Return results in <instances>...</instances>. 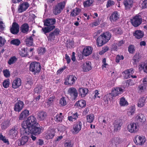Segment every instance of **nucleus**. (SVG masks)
<instances>
[{
  "label": "nucleus",
  "instance_id": "16",
  "mask_svg": "<svg viewBox=\"0 0 147 147\" xmlns=\"http://www.w3.org/2000/svg\"><path fill=\"white\" fill-rule=\"evenodd\" d=\"M18 125H16L13 126L9 131V135L12 138H14L16 137L18 133Z\"/></svg>",
  "mask_w": 147,
  "mask_h": 147
},
{
  "label": "nucleus",
  "instance_id": "56",
  "mask_svg": "<svg viewBox=\"0 0 147 147\" xmlns=\"http://www.w3.org/2000/svg\"><path fill=\"white\" fill-rule=\"evenodd\" d=\"M54 98L55 97L54 96H52L49 98L47 102V104L48 105L50 106L51 105L53 104Z\"/></svg>",
  "mask_w": 147,
  "mask_h": 147
},
{
  "label": "nucleus",
  "instance_id": "24",
  "mask_svg": "<svg viewBox=\"0 0 147 147\" xmlns=\"http://www.w3.org/2000/svg\"><path fill=\"white\" fill-rule=\"evenodd\" d=\"M47 114L44 111H39L37 113V118L40 121H43L46 118Z\"/></svg>",
  "mask_w": 147,
  "mask_h": 147
},
{
  "label": "nucleus",
  "instance_id": "15",
  "mask_svg": "<svg viewBox=\"0 0 147 147\" xmlns=\"http://www.w3.org/2000/svg\"><path fill=\"white\" fill-rule=\"evenodd\" d=\"M30 4L27 2H24L21 3L18 6V12L21 13L24 12L29 7Z\"/></svg>",
  "mask_w": 147,
  "mask_h": 147
},
{
  "label": "nucleus",
  "instance_id": "37",
  "mask_svg": "<svg viewBox=\"0 0 147 147\" xmlns=\"http://www.w3.org/2000/svg\"><path fill=\"white\" fill-rule=\"evenodd\" d=\"M146 99L144 97H142L139 99L138 103V106L141 107H143L145 105Z\"/></svg>",
  "mask_w": 147,
  "mask_h": 147
},
{
  "label": "nucleus",
  "instance_id": "29",
  "mask_svg": "<svg viewBox=\"0 0 147 147\" xmlns=\"http://www.w3.org/2000/svg\"><path fill=\"white\" fill-rule=\"evenodd\" d=\"M79 94L82 97H84L88 92V89L85 88H81L78 90Z\"/></svg>",
  "mask_w": 147,
  "mask_h": 147
},
{
  "label": "nucleus",
  "instance_id": "53",
  "mask_svg": "<svg viewBox=\"0 0 147 147\" xmlns=\"http://www.w3.org/2000/svg\"><path fill=\"white\" fill-rule=\"evenodd\" d=\"M128 51L129 53L133 54L135 51L134 46L133 45H130L128 48Z\"/></svg>",
  "mask_w": 147,
  "mask_h": 147
},
{
  "label": "nucleus",
  "instance_id": "51",
  "mask_svg": "<svg viewBox=\"0 0 147 147\" xmlns=\"http://www.w3.org/2000/svg\"><path fill=\"white\" fill-rule=\"evenodd\" d=\"M109 50L108 47L106 46L103 47L102 50L99 52V54L100 55H102L104 54L105 52L108 51Z\"/></svg>",
  "mask_w": 147,
  "mask_h": 147
},
{
  "label": "nucleus",
  "instance_id": "18",
  "mask_svg": "<svg viewBox=\"0 0 147 147\" xmlns=\"http://www.w3.org/2000/svg\"><path fill=\"white\" fill-rule=\"evenodd\" d=\"M34 83V80L31 77L27 78L25 82L24 88L28 90L30 89Z\"/></svg>",
  "mask_w": 147,
  "mask_h": 147
},
{
  "label": "nucleus",
  "instance_id": "11",
  "mask_svg": "<svg viewBox=\"0 0 147 147\" xmlns=\"http://www.w3.org/2000/svg\"><path fill=\"white\" fill-rule=\"evenodd\" d=\"M24 105L23 101L20 100H18L17 102L15 104L14 106V110L18 112H20L24 107Z\"/></svg>",
  "mask_w": 147,
  "mask_h": 147
},
{
  "label": "nucleus",
  "instance_id": "58",
  "mask_svg": "<svg viewBox=\"0 0 147 147\" xmlns=\"http://www.w3.org/2000/svg\"><path fill=\"white\" fill-rule=\"evenodd\" d=\"M6 41V40L4 38L0 36V47L3 46L4 45Z\"/></svg>",
  "mask_w": 147,
  "mask_h": 147
},
{
  "label": "nucleus",
  "instance_id": "25",
  "mask_svg": "<svg viewBox=\"0 0 147 147\" xmlns=\"http://www.w3.org/2000/svg\"><path fill=\"white\" fill-rule=\"evenodd\" d=\"M133 1L132 0H125L123 2L125 9H127L131 8L133 5Z\"/></svg>",
  "mask_w": 147,
  "mask_h": 147
},
{
  "label": "nucleus",
  "instance_id": "10",
  "mask_svg": "<svg viewBox=\"0 0 147 147\" xmlns=\"http://www.w3.org/2000/svg\"><path fill=\"white\" fill-rule=\"evenodd\" d=\"M123 124V122L121 119H119L115 120L113 124L114 132H117L119 131Z\"/></svg>",
  "mask_w": 147,
  "mask_h": 147
},
{
  "label": "nucleus",
  "instance_id": "12",
  "mask_svg": "<svg viewBox=\"0 0 147 147\" xmlns=\"http://www.w3.org/2000/svg\"><path fill=\"white\" fill-rule=\"evenodd\" d=\"M67 94L70 96L71 98L75 100L77 98L78 92L76 88L74 87L69 88L67 91Z\"/></svg>",
  "mask_w": 147,
  "mask_h": 147
},
{
  "label": "nucleus",
  "instance_id": "28",
  "mask_svg": "<svg viewBox=\"0 0 147 147\" xmlns=\"http://www.w3.org/2000/svg\"><path fill=\"white\" fill-rule=\"evenodd\" d=\"M133 35L136 38L139 39L143 37L144 34L142 31L140 30H136L133 33Z\"/></svg>",
  "mask_w": 147,
  "mask_h": 147
},
{
  "label": "nucleus",
  "instance_id": "4",
  "mask_svg": "<svg viewBox=\"0 0 147 147\" xmlns=\"http://www.w3.org/2000/svg\"><path fill=\"white\" fill-rule=\"evenodd\" d=\"M21 134H23L24 136L18 141V145L19 146L27 144L29 139V137L27 136L30 133L28 134V133L27 132L26 133V131L24 129L22 132L21 130Z\"/></svg>",
  "mask_w": 147,
  "mask_h": 147
},
{
  "label": "nucleus",
  "instance_id": "47",
  "mask_svg": "<svg viewBox=\"0 0 147 147\" xmlns=\"http://www.w3.org/2000/svg\"><path fill=\"white\" fill-rule=\"evenodd\" d=\"M11 45H14L16 46H18L21 43L20 40L18 39H16L12 40L10 42Z\"/></svg>",
  "mask_w": 147,
  "mask_h": 147
},
{
  "label": "nucleus",
  "instance_id": "62",
  "mask_svg": "<svg viewBox=\"0 0 147 147\" xmlns=\"http://www.w3.org/2000/svg\"><path fill=\"white\" fill-rule=\"evenodd\" d=\"M45 48L41 47L38 49V54L41 55L43 54L45 52Z\"/></svg>",
  "mask_w": 147,
  "mask_h": 147
},
{
  "label": "nucleus",
  "instance_id": "23",
  "mask_svg": "<svg viewBox=\"0 0 147 147\" xmlns=\"http://www.w3.org/2000/svg\"><path fill=\"white\" fill-rule=\"evenodd\" d=\"M21 85V80L19 78H16L12 84V88L16 89L20 87Z\"/></svg>",
  "mask_w": 147,
  "mask_h": 147
},
{
  "label": "nucleus",
  "instance_id": "50",
  "mask_svg": "<svg viewBox=\"0 0 147 147\" xmlns=\"http://www.w3.org/2000/svg\"><path fill=\"white\" fill-rule=\"evenodd\" d=\"M17 59L15 56L11 57L9 60L8 63L9 65L14 63L16 61Z\"/></svg>",
  "mask_w": 147,
  "mask_h": 147
},
{
  "label": "nucleus",
  "instance_id": "35",
  "mask_svg": "<svg viewBox=\"0 0 147 147\" xmlns=\"http://www.w3.org/2000/svg\"><path fill=\"white\" fill-rule=\"evenodd\" d=\"M136 118L138 121L140 122H144L146 121V117L144 114L142 113H139L137 115Z\"/></svg>",
  "mask_w": 147,
  "mask_h": 147
},
{
  "label": "nucleus",
  "instance_id": "39",
  "mask_svg": "<svg viewBox=\"0 0 147 147\" xmlns=\"http://www.w3.org/2000/svg\"><path fill=\"white\" fill-rule=\"evenodd\" d=\"M94 1V0H87L83 2V5L84 7L92 6Z\"/></svg>",
  "mask_w": 147,
  "mask_h": 147
},
{
  "label": "nucleus",
  "instance_id": "44",
  "mask_svg": "<svg viewBox=\"0 0 147 147\" xmlns=\"http://www.w3.org/2000/svg\"><path fill=\"white\" fill-rule=\"evenodd\" d=\"M43 86L41 85H37L34 89V92L35 93H40L42 89Z\"/></svg>",
  "mask_w": 147,
  "mask_h": 147
},
{
  "label": "nucleus",
  "instance_id": "36",
  "mask_svg": "<svg viewBox=\"0 0 147 147\" xmlns=\"http://www.w3.org/2000/svg\"><path fill=\"white\" fill-rule=\"evenodd\" d=\"M19 54L22 57H25L28 55L27 48H22L19 51Z\"/></svg>",
  "mask_w": 147,
  "mask_h": 147
},
{
  "label": "nucleus",
  "instance_id": "22",
  "mask_svg": "<svg viewBox=\"0 0 147 147\" xmlns=\"http://www.w3.org/2000/svg\"><path fill=\"white\" fill-rule=\"evenodd\" d=\"M55 133V131L54 129L49 128L45 137L47 140L52 139L54 136Z\"/></svg>",
  "mask_w": 147,
  "mask_h": 147
},
{
  "label": "nucleus",
  "instance_id": "54",
  "mask_svg": "<svg viewBox=\"0 0 147 147\" xmlns=\"http://www.w3.org/2000/svg\"><path fill=\"white\" fill-rule=\"evenodd\" d=\"M66 128L63 125H60L58 127V130L61 132H64L66 130Z\"/></svg>",
  "mask_w": 147,
  "mask_h": 147
},
{
  "label": "nucleus",
  "instance_id": "1",
  "mask_svg": "<svg viewBox=\"0 0 147 147\" xmlns=\"http://www.w3.org/2000/svg\"><path fill=\"white\" fill-rule=\"evenodd\" d=\"M22 128L27 132L28 134L30 133L35 135H37L42 132V129L37 122V119L34 116H29L26 121H24L21 124Z\"/></svg>",
  "mask_w": 147,
  "mask_h": 147
},
{
  "label": "nucleus",
  "instance_id": "57",
  "mask_svg": "<svg viewBox=\"0 0 147 147\" xmlns=\"http://www.w3.org/2000/svg\"><path fill=\"white\" fill-rule=\"evenodd\" d=\"M123 73H124L125 74L124 78L125 79H127L130 78L131 75L130 74L129 70V69H127L124 71L123 72Z\"/></svg>",
  "mask_w": 147,
  "mask_h": 147
},
{
  "label": "nucleus",
  "instance_id": "42",
  "mask_svg": "<svg viewBox=\"0 0 147 147\" xmlns=\"http://www.w3.org/2000/svg\"><path fill=\"white\" fill-rule=\"evenodd\" d=\"M87 122L91 123H92L94 119V115L93 114H90L86 116Z\"/></svg>",
  "mask_w": 147,
  "mask_h": 147
},
{
  "label": "nucleus",
  "instance_id": "32",
  "mask_svg": "<svg viewBox=\"0 0 147 147\" xmlns=\"http://www.w3.org/2000/svg\"><path fill=\"white\" fill-rule=\"evenodd\" d=\"M81 10L80 9L77 7L73 9L71 12L70 16L75 17L78 15L81 12Z\"/></svg>",
  "mask_w": 147,
  "mask_h": 147
},
{
  "label": "nucleus",
  "instance_id": "31",
  "mask_svg": "<svg viewBox=\"0 0 147 147\" xmlns=\"http://www.w3.org/2000/svg\"><path fill=\"white\" fill-rule=\"evenodd\" d=\"M29 26L27 23H24L20 27L21 32L24 33H27L29 30Z\"/></svg>",
  "mask_w": 147,
  "mask_h": 147
},
{
  "label": "nucleus",
  "instance_id": "3",
  "mask_svg": "<svg viewBox=\"0 0 147 147\" xmlns=\"http://www.w3.org/2000/svg\"><path fill=\"white\" fill-rule=\"evenodd\" d=\"M111 37V34L109 32H104L99 36L96 40V43L98 47H101L105 44L110 39Z\"/></svg>",
  "mask_w": 147,
  "mask_h": 147
},
{
  "label": "nucleus",
  "instance_id": "63",
  "mask_svg": "<svg viewBox=\"0 0 147 147\" xmlns=\"http://www.w3.org/2000/svg\"><path fill=\"white\" fill-rule=\"evenodd\" d=\"M66 68V66H64L63 67L60 68L57 71V74H61Z\"/></svg>",
  "mask_w": 147,
  "mask_h": 147
},
{
  "label": "nucleus",
  "instance_id": "19",
  "mask_svg": "<svg viewBox=\"0 0 147 147\" xmlns=\"http://www.w3.org/2000/svg\"><path fill=\"white\" fill-rule=\"evenodd\" d=\"M30 112L29 110L25 109L20 113L18 117L20 120H23L26 119L29 115Z\"/></svg>",
  "mask_w": 147,
  "mask_h": 147
},
{
  "label": "nucleus",
  "instance_id": "33",
  "mask_svg": "<svg viewBox=\"0 0 147 147\" xmlns=\"http://www.w3.org/2000/svg\"><path fill=\"white\" fill-rule=\"evenodd\" d=\"M79 115H78L77 112L72 114L71 116H68V119L70 121L73 122L76 120L78 117Z\"/></svg>",
  "mask_w": 147,
  "mask_h": 147
},
{
  "label": "nucleus",
  "instance_id": "60",
  "mask_svg": "<svg viewBox=\"0 0 147 147\" xmlns=\"http://www.w3.org/2000/svg\"><path fill=\"white\" fill-rule=\"evenodd\" d=\"M124 59V57L123 55H118L116 57L115 59V62L117 63H119L120 61V60H123Z\"/></svg>",
  "mask_w": 147,
  "mask_h": 147
},
{
  "label": "nucleus",
  "instance_id": "7",
  "mask_svg": "<svg viewBox=\"0 0 147 147\" xmlns=\"http://www.w3.org/2000/svg\"><path fill=\"white\" fill-rule=\"evenodd\" d=\"M132 25L135 27H137L142 23V19L141 16L137 15L131 19Z\"/></svg>",
  "mask_w": 147,
  "mask_h": 147
},
{
  "label": "nucleus",
  "instance_id": "43",
  "mask_svg": "<svg viewBox=\"0 0 147 147\" xmlns=\"http://www.w3.org/2000/svg\"><path fill=\"white\" fill-rule=\"evenodd\" d=\"M119 104L121 106H124L125 105H128V103L127 101L125 100V98L123 97L120 99Z\"/></svg>",
  "mask_w": 147,
  "mask_h": 147
},
{
  "label": "nucleus",
  "instance_id": "46",
  "mask_svg": "<svg viewBox=\"0 0 147 147\" xmlns=\"http://www.w3.org/2000/svg\"><path fill=\"white\" fill-rule=\"evenodd\" d=\"M0 140L2 141L3 143H6L8 145L9 144L8 140L6 138L5 136H4L2 135V133H0Z\"/></svg>",
  "mask_w": 147,
  "mask_h": 147
},
{
  "label": "nucleus",
  "instance_id": "5",
  "mask_svg": "<svg viewBox=\"0 0 147 147\" xmlns=\"http://www.w3.org/2000/svg\"><path fill=\"white\" fill-rule=\"evenodd\" d=\"M30 70L35 74L39 73L41 70V66L39 62H32L30 65Z\"/></svg>",
  "mask_w": 147,
  "mask_h": 147
},
{
  "label": "nucleus",
  "instance_id": "38",
  "mask_svg": "<svg viewBox=\"0 0 147 147\" xmlns=\"http://www.w3.org/2000/svg\"><path fill=\"white\" fill-rule=\"evenodd\" d=\"M91 63L89 61L87 62L86 63V65L84 66L83 70L84 71H88L92 69V67L91 66Z\"/></svg>",
  "mask_w": 147,
  "mask_h": 147
},
{
  "label": "nucleus",
  "instance_id": "17",
  "mask_svg": "<svg viewBox=\"0 0 147 147\" xmlns=\"http://www.w3.org/2000/svg\"><path fill=\"white\" fill-rule=\"evenodd\" d=\"M128 131L131 133H135L138 131L137 125L136 123H131L127 126Z\"/></svg>",
  "mask_w": 147,
  "mask_h": 147
},
{
  "label": "nucleus",
  "instance_id": "40",
  "mask_svg": "<svg viewBox=\"0 0 147 147\" xmlns=\"http://www.w3.org/2000/svg\"><path fill=\"white\" fill-rule=\"evenodd\" d=\"M25 42L27 46H32L33 45V38L32 36L27 37L25 39Z\"/></svg>",
  "mask_w": 147,
  "mask_h": 147
},
{
  "label": "nucleus",
  "instance_id": "59",
  "mask_svg": "<svg viewBox=\"0 0 147 147\" xmlns=\"http://www.w3.org/2000/svg\"><path fill=\"white\" fill-rule=\"evenodd\" d=\"M115 3L113 1L111 0H108L107 1V4L106 5V7L107 8L113 6L114 5Z\"/></svg>",
  "mask_w": 147,
  "mask_h": 147
},
{
  "label": "nucleus",
  "instance_id": "8",
  "mask_svg": "<svg viewBox=\"0 0 147 147\" xmlns=\"http://www.w3.org/2000/svg\"><path fill=\"white\" fill-rule=\"evenodd\" d=\"M60 30L58 28H55L54 30L50 33L48 35L47 34V37L48 41H53L55 38V36H57L59 34Z\"/></svg>",
  "mask_w": 147,
  "mask_h": 147
},
{
  "label": "nucleus",
  "instance_id": "20",
  "mask_svg": "<svg viewBox=\"0 0 147 147\" xmlns=\"http://www.w3.org/2000/svg\"><path fill=\"white\" fill-rule=\"evenodd\" d=\"M111 91L114 96H116L122 94L123 92V90L121 88L115 87L112 89Z\"/></svg>",
  "mask_w": 147,
  "mask_h": 147
},
{
  "label": "nucleus",
  "instance_id": "6",
  "mask_svg": "<svg viewBox=\"0 0 147 147\" xmlns=\"http://www.w3.org/2000/svg\"><path fill=\"white\" fill-rule=\"evenodd\" d=\"M65 3L61 2L57 3L53 7V11L55 15H57L60 14L65 7Z\"/></svg>",
  "mask_w": 147,
  "mask_h": 147
},
{
  "label": "nucleus",
  "instance_id": "34",
  "mask_svg": "<svg viewBox=\"0 0 147 147\" xmlns=\"http://www.w3.org/2000/svg\"><path fill=\"white\" fill-rule=\"evenodd\" d=\"M63 118L62 113H60L56 115L54 117V120L57 123H61L62 121Z\"/></svg>",
  "mask_w": 147,
  "mask_h": 147
},
{
  "label": "nucleus",
  "instance_id": "61",
  "mask_svg": "<svg viewBox=\"0 0 147 147\" xmlns=\"http://www.w3.org/2000/svg\"><path fill=\"white\" fill-rule=\"evenodd\" d=\"M3 72L4 76L6 78L9 77L10 76V72L7 69L3 70Z\"/></svg>",
  "mask_w": 147,
  "mask_h": 147
},
{
  "label": "nucleus",
  "instance_id": "27",
  "mask_svg": "<svg viewBox=\"0 0 147 147\" xmlns=\"http://www.w3.org/2000/svg\"><path fill=\"white\" fill-rule=\"evenodd\" d=\"M116 35H121L123 33V30L119 27L113 28L111 30Z\"/></svg>",
  "mask_w": 147,
  "mask_h": 147
},
{
  "label": "nucleus",
  "instance_id": "9",
  "mask_svg": "<svg viewBox=\"0 0 147 147\" xmlns=\"http://www.w3.org/2000/svg\"><path fill=\"white\" fill-rule=\"evenodd\" d=\"M77 80V78L75 76L70 75L65 79L64 84L65 85H72L75 83Z\"/></svg>",
  "mask_w": 147,
  "mask_h": 147
},
{
  "label": "nucleus",
  "instance_id": "26",
  "mask_svg": "<svg viewBox=\"0 0 147 147\" xmlns=\"http://www.w3.org/2000/svg\"><path fill=\"white\" fill-rule=\"evenodd\" d=\"M119 15L117 11L114 12L110 17V20L112 22H114L119 18Z\"/></svg>",
  "mask_w": 147,
  "mask_h": 147
},
{
  "label": "nucleus",
  "instance_id": "30",
  "mask_svg": "<svg viewBox=\"0 0 147 147\" xmlns=\"http://www.w3.org/2000/svg\"><path fill=\"white\" fill-rule=\"evenodd\" d=\"M92 49L90 47H87L85 48L83 51V55L86 56H87L91 54L92 52Z\"/></svg>",
  "mask_w": 147,
  "mask_h": 147
},
{
  "label": "nucleus",
  "instance_id": "48",
  "mask_svg": "<svg viewBox=\"0 0 147 147\" xmlns=\"http://www.w3.org/2000/svg\"><path fill=\"white\" fill-rule=\"evenodd\" d=\"M135 108L133 106L129 107L128 111V114L129 115H131L134 114L135 113Z\"/></svg>",
  "mask_w": 147,
  "mask_h": 147
},
{
  "label": "nucleus",
  "instance_id": "52",
  "mask_svg": "<svg viewBox=\"0 0 147 147\" xmlns=\"http://www.w3.org/2000/svg\"><path fill=\"white\" fill-rule=\"evenodd\" d=\"M78 104L81 108H83L86 106V102L85 100H81L78 101Z\"/></svg>",
  "mask_w": 147,
  "mask_h": 147
},
{
  "label": "nucleus",
  "instance_id": "2",
  "mask_svg": "<svg viewBox=\"0 0 147 147\" xmlns=\"http://www.w3.org/2000/svg\"><path fill=\"white\" fill-rule=\"evenodd\" d=\"M43 22L44 26L47 27L42 28V30L47 36V33L51 32L55 28V26L54 24L56 22V20L54 18H48L44 20Z\"/></svg>",
  "mask_w": 147,
  "mask_h": 147
},
{
  "label": "nucleus",
  "instance_id": "41",
  "mask_svg": "<svg viewBox=\"0 0 147 147\" xmlns=\"http://www.w3.org/2000/svg\"><path fill=\"white\" fill-rule=\"evenodd\" d=\"M140 59V57L139 53H136L134 56L133 60L134 61L133 62V65H136L137 63L139 61Z\"/></svg>",
  "mask_w": 147,
  "mask_h": 147
},
{
  "label": "nucleus",
  "instance_id": "45",
  "mask_svg": "<svg viewBox=\"0 0 147 147\" xmlns=\"http://www.w3.org/2000/svg\"><path fill=\"white\" fill-rule=\"evenodd\" d=\"M59 104L61 107H64L67 104V102L64 97H62L59 100Z\"/></svg>",
  "mask_w": 147,
  "mask_h": 147
},
{
  "label": "nucleus",
  "instance_id": "21",
  "mask_svg": "<svg viewBox=\"0 0 147 147\" xmlns=\"http://www.w3.org/2000/svg\"><path fill=\"white\" fill-rule=\"evenodd\" d=\"M146 141V139L143 137L137 136L136 137L134 142L137 145H142Z\"/></svg>",
  "mask_w": 147,
  "mask_h": 147
},
{
  "label": "nucleus",
  "instance_id": "49",
  "mask_svg": "<svg viewBox=\"0 0 147 147\" xmlns=\"http://www.w3.org/2000/svg\"><path fill=\"white\" fill-rule=\"evenodd\" d=\"M139 69L140 71L143 70L144 71L147 68V63L144 62L139 65Z\"/></svg>",
  "mask_w": 147,
  "mask_h": 147
},
{
  "label": "nucleus",
  "instance_id": "13",
  "mask_svg": "<svg viewBox=\"0 0 147 147\" xmlns=\"http://www.w3.org/2000/svg\"><path fill=\"white\" fill-rule=\"evenodd\" d=\"M82 126V124L80 121H78L76 122L73 125V129L74 131L72 133L75 134H78L81 129Z\"/></svg>",
  "mask_w": 147,
  "mask_h": 147
},
{
  "label": "nucleus",
  "instance_id": "14",
  "mask_svg": "<svg viewBox=\"0 0 147 147\" xmlns=\"http://www.w3.org/2000/svg\"><path fill=\"white\" fill-rule=\"evenodd\" d=\"M20 26L16 22L13 23L12 26L10 28V32L12 34H17L19 32Z\"/></svg>",
  "mask_w": 147,
  "mask_h": 147
},
{
  "label": "nucleus",
  "instance_id": "64",
  "mask_svg": "<svg viewBox=\"0 0 147 147\" xmlns=\"http://www.w3.org/2000/svg\"><path fill=\"white\" fill-rule=\"evenodd\" d=\"M102 63L103 64L102 65V67L103 69L104 68H106L107 66L108 65V64L106 63V59L105 58H104L103 59Z\"/></svg>",
  "mask_w": 147,
  "mask_h": 147
},
{
  "label": "nucleus",
  "instance_id": "55",
  "mask_svg": "<svg viewBox=\"0 0 147 147\" xmlns=\"http://www.w3.org/2000/svg\"><path fill=\"white\" fill-rule=\"evenodd\" d=\"M9 79H7L4 80L3 83V85L4 87L7 88L9 86Z\"/></svg>",
  "mask_w": 147,
  "mask_h": 147
}]
</instances>
